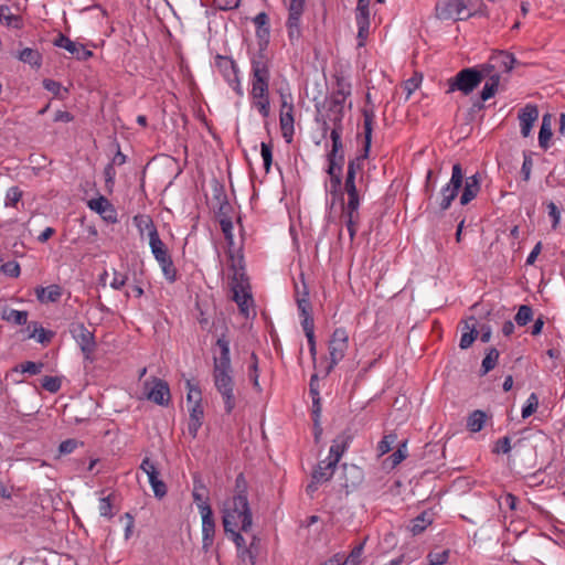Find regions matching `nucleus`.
<instances>
[{
    "mask_svg": "<svg viewBox=\"0 0 565 565\" xmlns=\"http://www.w3.org/2000/svg\"><path fill=\"white\" fill-rule=\"evenodd\" d=\"M216 347L220 354L213 355V383L222 397L225 413L231 414L236 407L237 394L231 362L230 340L223 334L217 339Z\"/></svg>",
    "mask_w": 565,
    "mask_h": 565,
    "instance_id": "obj_1",
    "label": "nucleus"
},
{
    "mask_svg": "<svg viewBox=\"0 0 565 565\" xmlns=\"http://www.w3.org/2000/svg\"><path fill=\"white\" fill-rule=\"evenodd\" d=\"M222 520L224 531L239 529L244 533H248L252 530V511L247 499L246 482L242 475L236 478L235 494L223 502Z\"/></svg>",
    "mask_w": 565,
    "mask_h": 565,
    "instance_id": "obj_2",
    "label": "nucleus"
},
{
    "mask_svg": "<svg viewBox=\"0 0 565 565\" xmlns=\"http://www.w3.org/2000/svg\"><path fill=\"white\" fill-rule=\"evenodd\" d=\"M463 188L460 204L467 205L470 203L480 191V175L475 173L465 179L463 171L460 163H455L451 170V178L449 182L441 188L440 191V211H446L450 207L452 201L457 198L459 190Z\"/></svg>",
    "mask_w": 565,
    "mask_h": 565,
    "instance_id": "obj_3",
    "label": "nucleus"
},
{
    "mask_svg": "<svg viewBox=\"0 0 565 565\" xmlns=\"http://www.w3.org/2000/svg\"><path fill=\"white\" fill-rule=\"evenodd\" d=\"M230 267L233 271L231 277V290L233 292V300L237 303L239 311L248 317L253 307V297L248 278L245 274L243 256L235 255L232 250L228 252Z\"/></svg>",
    "mask_w": 565,
    "mask_h": 565,
    "instance_id": "obj_4",
    "label": "nucleus"
},
{
    "mask_svg": "<svg viewBox=\"0 0 565 565\" xmlns=\"http://www.w3.org/2000/svg\"><path fill=\"white\" fill-rule=\"evenodd\" d=\"M135 221L138 222L137 226L139 227L140 232L143 230L148 231L151 253L160 265L164 278L170 282H174L177 280V268L172 262L168 248L161 241L152 220L149 216H136Z\"/></svg>",
    "mask_w": 565,
    "mask_h": 565,
    "instance_id": "obj_5",
    "label": "nucleus"
},
{
    "mask_svg": "<svg viewBox=\"0 0 565 565\" xmlns=\"http://www.w3.org/2000/svg\"><path fill=\"white\" fill-rule=\"evenodd\" d=\"M480 4V0H441L437 2L435 11L440 20H466L472 17Z\"/></svg>",
    "mask_w": 565,
    "mask_h": 565,
    "instance_id": "obj_6",
    "label": "nucleus"
},
{
    "mask_svg": "<svg viewBox=\"0 0 565 565\" xmlns=\"http://www.w3.org/2000/svg\"><path fill=\"white\" fill-rule=\"evenodd\" d=\"M269 61L262 52L252 58V90L253 99L269 95Z\"/></svg>",
    "mask_w": 565,
    "mask_h": 565,
    "instance_id": "obj_7",
    "label": "nucleus"
},
{
    "mask_svg": "<svg viewBox=\"0 0 565 565\" xmlns=\"http://www.w3.org/2000/svg\"><path fill=\"white\" fill-rule=\"evenodd\" d=\"M484 73L481 70L476 68H463L457 73L455 77H451L449 83L448 93L460 90L465 95L470 94L484 78Z\"/></svg>",
    "mask_w": 565,
    "mask_h": 565,
    "instance_id": "obj_8",
    "label": "nucleus"
},
{
    "mask_svg": "<svg viewBox=\"0 0 565 565\" xmlns=\"http://www.w3.org/2000/svg\"><path fill=\"white\" fill-rule=\"evenodd\" d=\"M349 348V334L344 328H337L328 344L329 350V365L327 373H330L334 366L343 360Z\"/></svg>",
    "mask_w": 565,
    "mask_h": 565,
    "instance_id": "obj_9",
    "label": "nucleus"
},
{
    "mask_svg": "<svg viewBox=\"0 0 565 565\" xmlns=\"http://www.w3.org/2000/svg\"><path fill=\"white\" fill-rule=\"evenodd\" d=\"M374 117L375 115L372 109H363L364 153L350 160L347 169V172H350L352 169L354 178H356L358 171H362L363 162L366 159L370 151Z\"/></svg>",
    "mask_w": 565,
    "mask_h": 565,
    "instance_id": "obj_10",
    "label": "nucleus"
},
{
    "mask_svg": "<svg viewBox=\"0 0 565 565\" xmlns=\"http://www.w3.org/2000/svg\"><path fill=\"white\" fill-rule=\"evenodd\" d=\"M215 66L236 94L242 96L244 92L238 78L236 63L231 57L217 55L215 57Z\"/></svg>",
    "mask_w": 565,
    "mask_h": 565,
    "instance_id": "obj_11",
    "label": "nucleus"
},
{
    "mask_svg": "<svg viewBox=\"0 0 565 565\" xmlns=\"http://www.w3.org/2000/svg\"><path fill=\"white\" fill-rule=\"evenodd\" d=\"M515 62L516 60L512 53L505 51L495 52L491 55L489 62L482 66V71L486 75L509 73L512 71Z\"/></svg>",
    "mask_w": 565,
    "mask_h": 565,
    "instance_id": "obj_12",
    "label": "nucleus"
},
{
    "mask_svg": "<svg viewBox=\"0 0 565 565\" xmlns=\"http://www.w3.org/2000/svg\"><path fill=\"white\" fill-rule=\"evenodd\" d=\"M337 462L331 459L321 460L311 475V482L307 486V493L313 495L318 490L319 486L329 481L337 468Z\"/></svg>",
    "mask_w": 565,
    "mask_h": 565,
    "instance_id": "obj_13",
    "label": "nucleus"
},
{
    "mask_svg": "<svg viewBox=\"0 0 565 565\" xmlns=\"http://www.w3.org/2000/svg\"><path fill=\"white\" fill-rule=\"evenodd\" d=\"M146 396L149 401L166 406L170 401V388L166 381L153 377L145 382Z\"/></svg>",
    "mask_w": 565,
    "mask_h": 565,
    "instance_id": "obj_14",
    "label": "nucleus"
},
{
    "mask_svg": "<svg viewBox=\"0 0 565 565\" xmlns=\"http://www.w3.org/2000/svg\"><path fill=\"white\" fill-rule=\"evenodd\" d=\"M306 0H290L288 6V20H287V30L288 36L291 41L298 40L300 36V23L301 15L305 10Z\"/></svg>",
    "mask_w": 565,
    "mask_h": 565,
    "instance_id": "obj_15",
    "label": "nucleus"
},
{
    "mask_svg": "<svg viewBox=\"0 0 565 565\" xmlns=\"http://www.w3.org/2000/svg\"><path fill=\"white\" fill-rule=\"evenodd\" d=\"M53 45L66 50L72 56L78 61H87L93 56V52L87 50L83 44L71 40L63 33H58L53 41Z\"/></svg>",
    "mask_w": 565,
    "mask_h": 565,
    "instance_id": "obj_16",
    "label": "nucleus"
},
{
    "mask_svg": "<svg viewBox=\"0 0 565 565\" xmlns=\"http://www.w3.org/2000/svg\"><path fill=\"white\" fill-rule=\"evenodd\" d=\"M237 530L238 529H233L232 531H225V532L231 534L233 542L235 543L236 547L239 551V557L244 562L248 561L252 565H254L256 557H257V553H258L257 552L258 540L255 535H253L249 546L246 547L245 539Z\"/></svg>",
    "mask_w": 565,
    "mask_h": 565,
    "instance_id": "obj_17",
    "label": "nucleus"
},
{
    "mask_svg": "<svg viewBox=\"0 0 565 565\" xmlns=\"http://www.w3.org/2000/svg\"><path fill=\"white\" fill-rule=\"evenodd\" d=\"M202 519V548L207 552L213 545L215 536V521L211 507H201Z\"/></svg>",
    "mask_w": 565,
    "mask_h": 565,
    "instance_id": "obj_18",
    "label": "nucleus"
},
{
    "mask_svg": "<svg viewBox=\"0 0 565 565\" xmlns=\"http://www.w3.org/2000/svg\"><path fill=\"white\" fill-rule=\"evenodd\" d=\"M140 469L148 476L154 495L159 499L163 498L167 494V486L159 479V471L156 465L149 458H145Z\"/></svg>",
    "mask_w": 565,
    "mask_h": 565,
    "instance_id": "obj_19",
    "label": "nucleus"
},
{
    "mask_svg": "<svg viewBox=\"0 0 565 565\" xmlns=\"http://www.w3.org/2000/svg\"><path fill=\"white\" fill-rule=\"evenodd\" d=\"M71 331L86 355L94 352L96 344L93 332H90L83 323L74 324Z\"/></svg>",
    "mask_w": 565,
    "mask_h": 565,
    "instance_id": "obj_20",
    "label": "nucleus"
},
{
    "mask_svg": "<svg viewBox=\"0 0 565 565\" xmlns=\"http://www.w3.org/2000/svg\"><path fill=\"white\" fill-rule=\"evenodd\" d=\"M353 440V435L350 430H344L339 434L333 440L329 449V459L339 463L343 454L348 450Z\"/></svg>",
    "mask_w": 565,
    "mask_h": 565,
    "instance_id": "obj_21",
    "label": "nucleus"
},
{
    "mask_svg": "<svg viewBox=\"0 0 565 565\" xmlns=\"http://www.w3.org/2000/svg\"><path fill=\"white\" fill-rule=\"evenodd\" d=\"M343 191L348 196L342 207H360L361 189H358L356 178H354L352 170L347 172Z\"/></svg>",
    "mask_w": 565,
    "mask_h": 565,
    "instance_id": "obj_22",
    "label": "nucleus"
},
{
    "mask_svg": "<svg viewBox=\"0 0 565 565\" xmlns=\"http://www.w3.org/2000/svg\"><path fill=\"white\" fill-rule=\"evenodd\" d=\"M539 118V109L535 105L527 104L519 111V120L521 127V135L529 137L533 127V124Z\"/></svg>",
    "mask_w": 565,
    "mask_h": 565,
    "instance_id": "obj_23",
    "label": "nucleus"
},
{
    "mask_svg": "<svg viewBox=\"0 0 565 565\" xmlns=\"http://www.w3.org/2000/svg\"><path fill=\"white\" fill-rule=\"evenodd\" d=\"M298 310L302 317L301 327L306 338L311 339L315 337V322L311 316V303L308 299H306V296L303 298H299Z\"/></svg>",
    "mask_w": 565,
    "mask_h": 565,
    "instance_id": "obj_24",
    "label": "nucleus"
},
{
    "mask_svg": "<svg viewBox=\"0 0 565 565\" xmlns=\"http://www.w3.org/2000/svg\"><path fill=\"white\" fill-rule=\"evenodd\" d=\"M324 107L327 109L322 115L331 121L332 128H343L344 104L337 99H327Z\"/></svg>",
    "mask_w": 565,
    "mask_h": 565,
    "instance_id": "obj_25",
    "label": "nucleus"
},
{
    "mask_svg": "<svg viewBox=\"0 0 565 565\" xmlns=\"http://www.w3.org/2000/svg\"><path fill=\"white\" fill-rule=\"evenodd\" d=\"M360 207H342V218L350 236V241L353 242L358 231V226L361 221Z\"/></svg>",
    "mask_w": 565,
    "mask_h": 565,
    "instance_id": "obj_26",
    "label": "nucleus"
},
{
    "mask_svg": "<svg viewBox=\"0 0 565 565\" xmlns=\"http://www.w3.org/2000/svg\"><path fill=\"white\" fill-rule=\"evenodd\" d=\"M342 469H343V476H344V483H343V487L349 490V489H354L356 488L363 480V471L361 468H359L358 466L355 465H348V463H344L342 466Z\"/></svg>",
    "mask_w": 565,
    "mask_h": 565,
    "instance_id": "obj_27",
    "label": "nucleus"
},
{
    "mask_svg": "<svg viewBox=\"0 0 565 565\" xmlns=\"http://www.w3.org/2000/svg\"><path fill=\"white\" fill-rule=\"evenodd\" d=\"M189 415L188 431L193 438H195L200 427L202 426L204 417L203 405L196 404L189 406Z\"/></svg>",
    "mask_w": 565,
    "mask_h": 565,
    "instance_id": "obj_28",
    "label": "nucleus"
},
{
    "mask_svg": "<svg viewBox=\"0 0 565 565\" xmlns=\"http://www.w3.org/2000/svg\"><path fill=\"white\" fill-rule=\"evenodd\" d=\"M36 298L41 302H56L62 296V288L58 285L39 287L35 289Z\"/></svg>",
    "mask_w": 565,
    "mask_h": 565,
    "instance_id": "obj_29",
    "label": "nucleus"
},
{
    "mask_svg": "<svg viewBox=\"0 0 565 565\" xmlns=\"http://www.w3.org/2000/svg\"><path fill=\"white\" fill-rule=\"evenodd\" d=\"M294 113L280 111L279 114V125L281 129V134L286 142H291L295 134L294 127Z\"/></svg>",
    "mask_w": 565,
    "mask_h": 565,
    "instance_id": "obj_30",
    "label": "nucleus"
},
{
    "mask_svg": "<svg viewBox=\"0 0 565 565\" xmlns=\"http://www.w3.org/2000/svg\"><path fill=\"white\" fill-rule=\"evenodd\" d=\"M370 12H356L355 21L358 25V46H363L365 44V40L369 36L370 30Z\"/></svg>",
    "mask_w": 565,
    "mask_h": 565,
    "instance_id": "obj_31",
    "label": "nucleus"
},
{
    "mask_svg": "<svg viewBox=\"0 0 565 565\" xmlns=\"http://www.w3.org/2000/svg\"><path fill=\"white\" fill-rule=\"evenodd\" d=\"M433 523L431 514L428 512H422L418 516L414 518L409 525L408 530L413 535L422 534L428 525Z\"/></svg>",
    "mask_w": 565,
    "mask_h": 565,
    "instance_id": "obj_32",
    "label": "nucleus"
},
{
    "mask_svg": "<svg viewBox=\"0 0 565 565\" xmlns=\"http://www.w3.org/2000/svg\"><path fill=\"white\" fill-rule=\"evenodd\" d=\"M351 95V84L343 77H337V88L329 99H337L340 104H344L347 97Z\"/></svg>",
    "mask_w": 565,
    "mask_h": 565,
    "instance_id": "obj_33",
    "label": "nucleus"
},
{
    "mask_svg": "<svg viewBox=\"0 0 565 565\" xmlns=\"http://www.w3.org/2000/svg\"><path fill=\"white\" fill-rule=\"evenodd\" d=\"M0 22L14 29L22 28L21 17L11 13L10 8L7 6H0Z\"/></svg>",
    "mask_w": 565,
    "mask_h": 565,
    "instance_id": "obj_34",
    "label": "nucleus"
},
{
    "mask_svg": "<svg viewBox=\"0 0 565 565\" xmlns=\"http://www.w3.org/2000/svg\"><path fill=\"white\" fill-rule=\"evenodd\" d=\"M488 77V81L486 82L482 92H481V99L488 100L489 98L493 97L495 92L498 90V86L500 83V76L499 74L494 75H484V78Z\"/></svg>",
    "mask_w": 565,
    "mask_h": 565,
    "instance_id": "obj_35",
    "label": "nucleus"
},
{
    "mask_svg": "<svg viewBox=\"0 0 565 565\" xmlns=\"http://www.w3.org/2000/svg\"><path fill=\"white\" fill-rule=\"evenodd\" d=\"M205 486L200 480H194V489L192 492L193 500L201 513V507H211L205 495Z\"/></svg>",
    "mask_w": 565,
    "mask_h": 565,
    "instance_id": "obj_36",
    "label": "nucleus"
},
{
    "mask_svg": "<svg viewBox=\"0 0 565 565\" xmlns=\"http://www.w3.org/2000/svg\"><path fill=\"white\" fill-rule=\"evenodd\" d=\"M552 137L551 130V116L544 115L542 119L541 129L539 132V143L543 149L548 148V141Z\"/></svg>",
    "mask_w": 565,
    "mask_h": 565,
    "instance_id": "obj_37",
    "label": "nucleus"
},
{
    "mask_svg": "<svg viewBox=\"0 0 565 565\" xmlns=\"http://www.w3.org/2000/svg\"><path fill=\"white\" fill-rule=\"evenodd\" d=\"M486 414L482 411H475L470 414L467 420V427L472 433H478L483 428L486 423Z\"/></svg>",
    "mask_w": 565,
    "mask_h": 565,
    "instance_id": "obj_38",
    "label": "nucleus"
},
{
    "mask_svg": "<svg viewBox=\"0 0 565 565\" xmlns=\"http://www.w3.org/2000/svg\"><path fill=\"white\" fill-rule=\"evenodd\" d=\"M18 57L23 63H28V64H30L32 66H36V67H40L41 63H42V56L39 53V51L30 49V47L23 49L20 52Z\"/></svg>",
    "mask_w": 565,
    "mask_h": 565,
    "instance_id": "obj_39",
    "label": "nucleus"
},
{
    "mask_svg": "<svg viewBox=\"0 0 565 565\" xmlns=\"http://www.w3.org/2000/svg\"><path fill=\"white\" fill-rule=\"evenodd\" d=\"M477 335H478V331L476 330L475 323H472L471 326L466 323L465 331L462 332L460 342H459L460 349H462V350L468 349L473 343Z\"/></svg>",
    "mask_w": 565,
    "mask_h": 565,
    "instance_id": "obj_40",
    "label": "nucleus"
},
{
    "mask_svg": "<svg viewBox=\"0 0 565 565\" xmlns=\"http://www.w3.org/2000/svg\"><path fill=\"white\" fill-rule=\"evenodd\" d=\"M250 364L248 366V379L249 381L252 382L253 384V387L257 391V392H262V387H260V384H259V371H258V359H257V355L255 353H252L250 355Z\"/></svg>",
    "mask_w": 565,
    "mask_h": 565,
    "instance_id": "obj_41",
    "label": "nucleus"
},
{
    "mask_svg": "<svg viewBox=\"0 0 565 565\" xmlns=\"http://www.w3.org/2000/svg\"><path fill=\"white\" fill-rule=\"evenodd\" d=\"M499 355H500L499 351L495 348H491L489 350V352L482 360V364H481L482 374H487L488 372H490L491 370L494 369V366L498 363Z\"/></svg>",
    "mask_w": 565,
    "mask_h": 565,
    "instance_id": "obj_42",
    "label": "nucleus"
},
{
    "mask_svg": "<svg viewBox=\"0 0 565 565\" xmlns=\"http://www.w3.org/2000/svg\"><path fill=\"white\" fill-rule=\"evenodd\" d=\"M3 319L17 326H23L28 322V312L10 309L9 311H4Z\"/></svg>",
    "mask_w": 565,
    "mask_h": 565,
    "instance_id": "obj_43",
    "label": "nucleus"
},
{
    "mask_svg": "<svg viewBox=\"0 0 565 565\" xmlns=\"http://www.w3.org/2000/svg\"><path fill=\"white\" fill-rule=\"evenodd\" d=\"M533 319V310L527 305H522L514 317L515 322L519 326H525Z\"/></svg>",
    "mask_w": 565,
    "mask_h": 565,
    "instance_id": "obj_44",
    "label": "nucleus"
},
{
    "mask_svg": "<svg viewBox=\"0 0 565 565\" xmlns=\"http://www.w3.org/2000/svg\"><path fill=\"white\" fill-rule=\"evenodd\" d=\"M186 387H188V394H186V402L188 405H196L202 404V393L201 390L192 384L190 381H186Z\"/></svg>",
    "mask_w": 565,
    "mask_h": 565,
    "instance_id": "obj_45",
    "label": "nucleus"
},
{
    "mask_svg": "<svg viewBox=\"0 0 565 565\" xmlns=\"http://www.w3.org/2000/svg\"><path fill=\"white\" fill-rule=\"evenodd\" d=\"M539 407V397L535 393H531L522 408V418H527L533 415Z\"/></svg>",
    "mask_w": 565,
    "mask_h": 565,
    "instance_id": "obj_46",
    "label": "nucleus"
},
{
    "mask_svg": "<svg viewBox=\"0 0 565 565\" xmlns=\"http://www.w3.org/2000/svg\"><path fill=\"white\" fill-rule=\"evenodd\" d=\"M88 207L99 214H104L110 207L109 201L105 196L92 199L88 201Z\"/></svg>",
    "mask_w": 565,
    "mask_h": 565,
    "instance_id": "obj_47",
    "label": "nucleus"
},
{
    "mask_svg": "<svg viewBox=\"0 0 565 565\" xmlns=\"http://www.w3.org/2000/svg\"><path fill=\"white\" fill-rule=\"evenodd\" d=\"M254 106L258 109L259 114L267 118L270 113V102H269V95H265L262 97H257L253 99Z\"/></svg>",
    "mask_w": 565,
    "mask_h": 565,
    "instance_id": "obj_48",
    "label": "nucleus"
},
{
    "mask_svg": "<svg viewBox=\"0 0 565 565\" xmlns=\"http://www.w3.org/2000/svg\"><path fill=\"white\" fill-rule=\"evenodd\" d=\"M342 132H343V128H332L331 129L330 138L332 140V149L330 152H332V157H334L335 152H342V148H343L342 140H341Z\"/></svg>",
    "mask_w": 565,
    "mask_h": 565,
    "instance_id": "obj_49",
    "label": "nucleus"
},
{
    "mask_svg": "<svg viewBox=\"0 0 565 565\" xmlns=\"http://www.w3.org/2000/svg\"><path fill=\"white\" fill-rule=\"evenodd\" d=\"M22 198V191L18 186H11L6 193L4 205L14 207Z\"/></svg>",
    "mask_w": 565,
    "mask_h": 565,
    "instance_id": "obj_50",
    "label": "nucleus"
},
{
    "mask_svg": "<svg viewBox=\"0 0 565 565\" xmlns=\"http://www.w3.org/2000/svg\"><path fill=\"white\" fill-rule=\"evenodd\" d=\"M221 230L224 234V237L230 246L234 245V235H233V223L231 218L223 217L220 220Z\"/></svg>",
    "mask_w": 565,
    "mask_h": 565,
    "instance_id": "obj_51",
    "label": "nucleus"
},
{
    "mask_svg": "<svg viewBox=\"0 0 565 565\" xmlns=\"http://www.w3.org/2000/svg\"><path fill=\"white\" fill-rule=\"evenodd\" d=\"M395 434L385 435L377 445L379 456L382 457L392 449V445L396 441Z\"/></svg>",
    "mask_w": 565,
    "mask_h": 565,
    "instance_id": "obj_52",
    "label": "nucleus"
},
{
    "mask_svg": "<svg viewBox=\"0 0 565 565\" xmlns=\"http://www.w3.org/2000/svg\"><path fill=\"white\" fill-rule=\"evenodd\" d=\"M448 558H449V550H444L440 552H430L427 555L429 565H444L447 563Z\"/></svg>",
    "mask_w": 565,
    "mask_h": 565,
    "instance_id": "obj_53",
    "label": "nucleus"
},
{
    "mask_svg": "<svg viewBox=\"0 0 565 565\" xmlns=\"http://www.w3.org/2000/svg\"><path fill=\"white\" fill-rule=\"evenodd\" d=\"M62 381L57 376H44L42 379V387L50 392V393H56L61 388Z\"/></svg>",
    "mask_w": 565,
    "mask_h": 565,
    "instance_id": "obj_54",
    "label": "nucleus"
},
{
    "mask_svg": "<svg viewBox=\"0 0 565 565\" xmlns=\"http://www.w3.org/2000/svg\"><path fill=\"white\" fill-rule=\"evenodd\" d=\"M407 457V441L402 443L398 448L390 456L392 467H396Z\"/></svg>",
    "mask_w": 565,
    "mask_h": 565,
    "instance_id": "obj_55",
    "label": "nucleus"
},
{
    "mask_svg": "<svg viewBox=\"0 0 565 565\" xmlns=\"http://www.w3.org/2000/svg\"><path fill=\"white\" fill-rule=\"evenodd\" d=\"M260 154L264 161V168L266 172H269L271 162H273V150L271 145L262 142L260 143Z\"/></svg>",
    "mask_w": 565,
    "mask_h": 565,
    "instance_id": "obj_56",
    "label": "nucleus"
},
{
    "mask_svg": "<svg viewBox=\"0 0 565 565\" xmlns=\"http://www.w3.org/2000/svg\"><path fill=\"white\" fill-rule=\"evenodd\" d=\"M98 511L104 518L111 519L114 516L113 504L109 497H105L99 500Z\"/></svg>",
    "mask_w": 565,
    "mask_h": 565,
    "instance_id": "obj_57",
    "label": "nucleus"
},
{
    "mask_svg": "<svg viewBox=\"0 0 565 565\" xmlns=\"http://www.w3.org/2000/svg\"><path fill=\"white\" fill-rule=\"evenodd\" d=\"M43 366H44V364L41 362L28 361L20 365V371L23 373H29L31 375H35V374L41 373Z\"/></svg>",
    "mask_w": 565,
    "mask_h": 565,
    "instance_id": "obj_58",
    "label": "nucleus"
},
{
    "mask_svg": "<svg viewBox=\"0 0 565 565\" xmlns=\"http://www.w3.org/2000/svg\"><path fill=\"white\" fill-rule=\"evenodd\" d=\"M362 552V545L354 547L345 559L342 558L341 565H358L360 563Z\"/></svg>",
    "mask_w": 565,
    "mask_h": 565,
    "instance_id": "obj_59",
    "label": "nucleus"
},
{
    "mask_svg": "<svg viewBox=\"0 0 565 565\" xmlns=\"http://www.w3.org/2000/svg\"><path fill=\"white\" fill-rule=\"evenodd\" d=\"M114 277L110 281V287L115 290H120L127 282L128 277L125 274H121L120 271L114 269Z\"/></svg>",
    "mask_w": 565,
    "mask_h": 565,
    "instance_id": "obj_60",
    "label": "nucleus"
},
{
    "mask_svg": "<svg viewBox=\"0 0 565 565\" xmlns=\"http://www.w3.org/2000/svg\"><path fill=\"white\" fill-rule=\"evenodd\" d=\"M269 34H270L269 26L256 29V36L259 40V45H260L259 53L262 52L264 54V47L269 42Z\"/></svg>",
    "mask_w": 565,
    "mask_h": 565,
    "instance_id": "obj_61",
    "label": "nucleus"
},
{
    "mask_svg": "<svg viewBox=\"0 0 565 565\" xmlns=\"http://www.w3.org/2000/svg\"><path fill=\"white\" fill-rule=\"evenodd\" d=\"M213 3L215 8L227 11L236 9L239 6L241 0H213Z\"/></svg>",
    "mask_w": 565,
    "mask_h": 565,
    "instance_id": "obj_62",
    "label": "nucleus"
},
{
    "mask_svg": "<svg viewBox=\"0 0 565 565\" xmlns=\"http://www.w3.org/2000/svg\"><path fill=\"white\" fill-rule=\"evenodd\" d=\"M1 270L10 277H18L20 275V265L17 262H8L2 265Z\"/></svg>",
    "mask_w": 565,
    "mask_h": 565,
    "instance_id": "obj_63",
    "label": "nucleus"
},
{
    "mask_svg": "<svg viewBox=\"0 0 565 565\" xmlns=\"http://www.w3.org/2000/svg\"><path fill=\"white\" fill-rule=\"evenodd\" d=\"M510 450H511V440L508 436L502 437L497 440L495 448H494L495 452L508 454V452H510Z\"/></svg>",
    "mask_w": 565,
    "mask_h": 565,
    "instance_id": "obj_64",
    "label": "nucleus"
}]
</instances>
